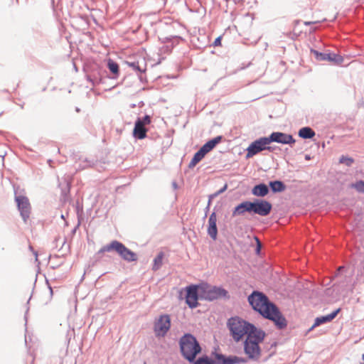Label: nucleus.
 Returning <instances> with one entry per match:
<instances>
[{"label":"nucleus","mask_w":364,"mask_h":364,"mask_svg":"<svg viewBox=\"0 0 364 364\" xmlns=\"http://www.w3.org/2000/svg\"><path fill=\"white\" fill-rule=\"evenodd\" d=\"M247 301L254 311L272 321L277 329L282 330L287 326V321L279 308L264 292L252 291L247 296Z\"/></svg>","instance_id":"obj_1"},{"label":"nucleus","mask_w":364,"mask_h":364,"mask_svg":"<svg viewBox=\"0 0 364 364\" xmlns=\"http://www.w3.org/2000/svg\"><path fill=\"white\" fill-rule=\"evenodd\" d=\"M180 352L188 362L193 361L202 351V347L196 337L191 333H184L178 341Z\"/></svg>","instance_id":"obj_2"},{"label":"nucleus","mask_w":364,"mask_h":364,"mask_svg":"<svg viewBox=\"0 0 364 364\" xmlns=\"http://www.w3.org/2000/svg\"><path fill=\"white\" fill-rule=\"evenodd\" d=\"M266 336V333L261 328L257 329L252 334L246 336L243 342L244 352L247 355V360L257 361L261 356V343Z\"/></svg>","instance_id":"obj_3"},{"label":"nucleus","mask_w":364,"mask_h":364,"mask_svg":"<svg viewBox=\"0 0 364 364\" xmlns=\"http://www.w3.org/2000/svg\"><path fill=\"white\" fill-rule=\"evenodd\" d=\"M227 324L230 335L235 342H239L244 336H247L259 329L255 324L245 321L238 316L229 318Z\"/></svg>","instance_id":"obj_4"},{"label":"nucleus","mask_w":364,"mask_h":364,"mask_svg":"<svg viewBox=\"0 0 364 364\" xmlns=\"http://www.w3.org/2000/svg\"><path fill=\"white\" fill-rule=\"evenodd\" d=\"M116 252L122 259L128 262H136L138 259L137 255L127 248L122 242L118 240H112L110 243L103 246L97 252L102 254L105 252Z\"/></svg>","instance_id":"obj_5"},{"label":"nucleus","mask_w":364,"mask_h":364,"mask_svg":"<svg viewBox=\"0 0 364 364\" xmlns=\"http://www.w3.org/2000/svg\"><path fill=\"white\" fill-rule=\"evenodd\" d=\"M14 200L22 220L26 223L30 217L31 206L28 198L21 193L23 190L14 186Z\"/></svg>","instance_id":"obj_6"},{"label":"nucleus","mask_w":364,"mask_h":364,"mask_svg":"<svg viewBox=\"0 0 364 364\" xmlns=\"http://www.w3.org/2000/svg\"><path fill=\"white\" fill-rule=\"evenodd\" d=\"M196 284H190L186 286L185 288L181 289L178 291V299H183V293L185 291V301L188 306L193 309L198 307L200 304L198 303V300H200L199 292L197 291Z\"/></svg>","instance_id":"obj_7"},{"label":"nucleus","mask_w":364,"mask_h":364,"mask_svg":"<svg viewBox=\"0 0 364 364\" xmlns=\"http://www.w3.org/2000/svg\"><path fill=\"white\" fill-rule=\"evenodd\" d=\"M268 136H262L253 141L247 148L246 159H250L262 151H266L267 145H269Z\"/></svg>","instance_id":"obj_8"},{"label":"nucleus","mask_w":364,"mask_h":364,"mask_svg":"<svg viewBox=\"0 0 364 364\" xmlns=\"http://www.w3.org/2000/svg\"><path fill=\"white\" fill-rule=\"evenodd\" d=\"M171 326V317L168 314L161 315L154 324V331L157 337H164Z\"/></svg>","instance_id":"obj_9"},{"label":"nucleus","mask_w":364,"mask_h":364,"mask_svg":"<svg viewBox=\"0 0 364 364\" xmlns=\"http://www.w3.org/2000/svg\"><path fill=\"white\" fill-rule=\"evenodd\" d=\"M211 355L216 360V364H240L247 362L246 358L237 355H226L216 351H213Z\"/></svg>","instance_id":"obj_10"},{"label":"nucleus","mask_w":364,"mask_h":364,"mask_svg":"<svg viewBox=\"0 0 364 364\" xmlns=\"http://www.w3.org/2000/svg\"><path fill=\"white\" fill-rule=\"evenodd\" d=\"M310 52L314 55L317 61H329L336 65H341L344 60L343 57L339 54L331 53H325L314 48H311Z\"/></svg>","instance_id":"obj_11"},{"label":"nucleus","mask_w":364,"mask_h":364,"mask_svg":"<svg viewBox=\"0 0 364 364\" xmlns=\"http://www.w3.org/2000/svg\"><path fill=\"white\" fill-rule=\"evenodd\" d=\"M272 210V204L266 200L255 198L253 200V214L262 217L267 216Z\"/></svg>","instance_id":"obj_12"},{"label":"nucleus","mask_w":364,"mask_h":364,"mask_svg":"<svg viewBox=\"0 0 364 364\" xmlns=\"http://www.w3.org/2000/svg\"><path fill=\"white\" fill-rule=\"evenodd\" d=\"M268 139L270 143L275 142L281 144H288L291 147L296 142V139L291 134L281 132H272L268 136Z\"/></svg>","instance_id":"obj_13"},{"label":"nucleus","mask_w":364,"mask_h":364,"mask_svg":"<svg viewBox=\"0 0 364 364\" xmlns=\"http://www.w3.org/2000/svg\"><path fill=\"white\" fill-rule=\"evenodd\" d=\"M230 297L228 291L223 287L210 285V291L206 299L208 301H213L220 299H229Z\"/></svg>","instance_id":"obj_14"},{"label":"nucleus","mask_w":364,"mask_h":364,"mask_svg":"<svg viewBox=\"0 0 364 364\" xmlns=\"http://www.w3.org/2000/svg\"><path fill=\"white\" fill-rule=\"evenodd\" d=\"M71 183L72 178L69 175L58 178V187L61 191V200L64 202L68 200Z\"/></svg>","instance_id":"obj_15"},{"label":"nucleus","mask_w":364,"mask_h":364,"mask_svg":"<svg viewBox=\"0 0 364 364\" xmlns=\"http://www.w3.org/2000/svg\"><path fill=\"white\" fill-rule=\"evenodd\" d=\"M246 213L253 214V200H244L237 205L232 210V216L243 215Z\"/></svg>","instance_id":"obj_16"},{"label":"nucleus","mask_w":364,"mask_h":364,"mask_svg":"<svg viewBox=\"0 0 364 364\" xmlns=\"http://www.w3.org/2000/svg\"><path fill=\"white\" fill-rule=\"evenodd\" d=\"M341 311V308H338L332 311L331 314L316 317L312 326L309 329V331H312L314 328L319 326L322 324L332 321Z\"/></svg>","instance_id":"obj_17"},{"label":"nucleus","mask_w":364,"mask_h":364,"mask_svg":"<svg viewBox=\"0 0 364 364\" xmlns=\"http://www.w3.org/2000/svg\"><path fill=\"white\" fill-rule=\"evenodd\" d=\"M216 208H214L213 211L210 215L208 225V234L213 240H216L218 236L217 228V215L215 211Z\"/></svg>","instance_id":"obj_18"},{"label":"nucleus","mask_w":364,"mask_h":364,"mask_svg":"<svg viewBox=\"0 0 364 364\" xmlns=\"http://www.w3.org/2000/svg\"><path fill=\"white\" fill-rule=\"evenodd\" d=\"M159 40L163 43H171V46H166L164 48L166 49V50H168V52H171V50L181 41H184V39L180 36H169L166 37H161L159 38Z\"/></svg>","instance_id":"obj_19"},{"label":"nucleus","mask_w":364,"mask_h":364,"mask_svg":"<svg viewBox=\"0 0 364 364\" xmlns=\"http://www.w3.org/2000/svg\"><path fill=\"white\" fill-rule=\"evenodd\" d=\"M148 129L142 124L139 119H136L133 129V136L136 139H144L147 136Z\"/></svg>","instance_id":"obj_20"},{"label":"nucleus","mask_w":364,"mask_h":364,"mask_svg":"<svg viewBox=\"0 0 364 364\" xmlns=\"http://www.w3.org/2000/svg\"><path fill=\"white\" fill-rule=\"evenodd\" d=\"M269 189L268 185L264 183H259L253 186L251 190V193L259 198H263L268 195Z\"/></svg>","instance_id":"obj_21"},{"label":"nucleus","mask_w":364,"mask_h":364,"mask_svg":"<svg viewBox=\"0 0 364 364\" xmlns=\"http://www.w3.org/2000/svg\"><path fill=\"white\" fill-rule=\"evenodd\" d=\"M268 186L269 191H271L274 194L282 193L287 188L286 184L281 180L269 181Z\"/></svg>","instance_id":"obj_22"},{"label":"nucleus","mask_w":364,"mask_h":364,"mask_svg":"<svg viewBox=\"0 0 364 364\" xmlns=\"http://www.w3.org/2000/svg\"><path fill=\"white\" fill-rule=\"evenodd\" d=\"M206 154L207 152L202 147H200L199 150L194 154L188 164V168H194L196 164H198L205 157Z\"/></svg>","instance_id":"obj_23"},{"label":"nucleus","mask_w":364,"mask_h":364,"mask_svg":"<svg viewBox=\"0 0 364 364\" xmlns=\"http://www.w3.org/2000/svg\"><path fill=\"white\" fill-rule=\"evenodd\" d=\"M223 140V136H217L206 141L201 147L207 152L212 151Z\"/></svg>","instance_id":"obj_24"},{"label":"nucleus","mask_w":364,"mask_h":364,"mask_svg":"<svg viewBox=\"0 0 364 364\" xmlns=\"http://www.w3.org/2000/svg\"><path fill=\"white\" fill-rule=\"evenodd\" d=\"M197 291L199 292V296L200 300H205L207 301L206 297L208 296V294L210 291V285L208 283H200L198 284H196Z\"/></svg>","instance_id":"obj_25"},{"label":"nucleus","mask_w":364,"mask_h":364,"mask_svg":"<svg viewBox=\"0 0 364 364\" xmlns=\"http://www.w3.org/2000/svg\"><path fill=\"white\" fill-rule=\"evenodd\" d=\"M298 135L304 139H311L316 135L315 132L309 127H304L299 130Z\"/></svg>","instance_id":"obj_26"},{"label":"nucleus","mask_w":364,"mask_h":364,"mask_svg":"<svg viewBox=\"0 0 364 364\" xmlns=\"http://www.w3.org/2000/svg\"><path fill=\"white\" fill-rule=\"evenodd\" d=\"M191 364H216V360L213 359L208 355H203L198 358H196L193 361L190 363Z\"/></svg>","instance_id":"obj_27"},{"label":"nucleus","mask_w":364,"mask_h":364,"mask_svg":"<svg viewBox=\"0 0 364 364\" xmlns=\"http://www.w3.org/2000/svg\"><path fill=\"white\" fill-rule=\"evenodd\" d=\"M107 68L109 71L114 75L112 78L116 79L119 75V67L117 63L109 58L107 60Z\"/></svg>","instance_id":"obj_28"},{"label":"nucleus","mask_w":364,"mask_h":364,"mask_svg":"<svg viewBox=\"0 0 364 364\" xmlns=\"http://www.w3.org/2000/svg\"><path fill=\"white\" fill-rule=\"evenodd\" d=\"M96 162H97V161H95L94 159H89L87 158H85L83 159H80L78 168L79 169H85L87 168L93 167L95 165Z\"/></svg>","instance_id":"obj_29"},{"label":"nucleus","mask_w":364,"mask_h":364,"mask_svg":"<svg viewBox=\"0 0 364 364\" xmlns=\"http://www.w3.org/2000/svg\"><path fill=\"white\" fill-rule=\"evenodd\" d=\"M164 257V253L163 252H160L154 257V264H153V267H152V269L154 271H157V270H159L161 267L162 263H163Z\"/></svg>","instance_id":"obj_30"},{"label":"nucleus","mask_w":364,"mask_h":364,"mask_svg":"<svg viewBox=\"0 0 364 364\" xmlns=\"http://www.w3.org/2000/svg\"><path fill=\"white\" fill-rule=\"evenodd\" d=\"M127 64L132 68L134 71H136L139 73L140 74H142L146 70V64H144V67L141 68L139 65V61H133V62H126Z\"/></svg>","instance_id":"obj_31"},{"label":"nucleus","mask_w":364,"mask_h":364,"mask_svg":"<svg viewBox=\"0 0 364 364\" xmlns=\"http://www.w3.org/2000/svg\"><path fill=\"white\" fill-rule=\"evenodd\" d=\"M339 163L350 167L354 163V159L348 156L342 155L339 159Z\"/></svg>","instance_id":"obj_32"},{"label":"nucleus","mask_w":364,"mask_h":364,"mask_svg":"<svg viewBox=\"0 0 364 364\" xmlns=\"http://www.w3.org/2000/svg\"><path fill=\"white\" fill-rule=\"evenodd\" d=\"M228 188V184L225 183L220 189H219L218 191L215 192L213 194H210L208 196V200H209V205H211L213 199L218 197L219 195L224 193Z\"/></svg>","instance_id":"obj_33"},{"label":"nucleus","mask_w":364,"mask_h":364,"mask_svg":"<svg viewBox=\"0 0 364 364\" xmlns=\"http://www.w3.org/2000/svg\"><path fill=\"white\" fill-rule=\"evenodd\" d=\"M350 186L354 188L358 193H364V181H358L352 183Z\"/></svg>","instance_id":"obj_34"},{"label":"nucleus","mask_w":364,"mask_h":364,"mask_svg":"<svg viewBox=\"0 0 364 364\" xmlns=\"http://www.w3.org/2000/svg\"><path fill=\"white\" fill-rule=\"evenodd\" d=\"M87 80L91 82L93 85L99 84L101 82V79L98 77L95 74L87 75Z\"/></svg>","instance_id":"obj_35"},{"label":"nucleus","mask_w":364,"mask_h":364,"mask_svg":"<svg viewBox=\"0 0 364 364\" xmlns=\"http://www.w3.org/2000/svg\"><path fill=\"white\" fill-rule=\"evenodd\" d=\"M136 119H139L144 126L149 124L151 122V117L148 114H146L143 117H137Z\"/></svg>","instance_id":"obj_36"},{"label":"nucleus","mask_w":364,"mask_h":364,"mask_svg":"<svg viewBox=\"0 0 364 364\" xmlns=\"http://www.w3.org/2000/svg\"><path fill=\"white\" fill-rule=\"evenodd\" d=\"M255 239L256 240L255 254L259 255L261 254L262 243L257 237H255Z\"/></svg>","instance_id":"obj_37"},{"label":"nucleus","mask_w":364,"mask_h":364,"mask_svg":"<svg viewBox=\"0 0 364 364\" xmlns=\"http://www.w3.org/2000/svg\"><path fill=\"white\" fill-rule=\"evenodd\" d=\"M221 41H222V36H220L218 37H217L215 41H213V46L214 47H217V46H221Z\"/></svg>","instance_id":"obj_38"},{"label":"nucleus","mask_w":364,"mask_h":364,"mask_svg":"<svg viewBox=\"0 0 364 364\" xmlns=\"http://www.w3.org/2000/svg\"><path fill=\"white\" fill-rule=\"evenodd\" d=\"M267 148L266 150L269 151V152H274L277 149H280V148L277 146H270V145H267Z\"/></svg>","instance_id":"obj_39"},{"label":"nucleus","mask_w":364,"mask_h":364,"mask_svg":"<svg viewBox=\"0 0 364 364\" xmlns=\"http://www.w3.org/2000/svg\"><path fill=\"white\" fill-rule=\"evenodd\" d=\"M210 205H209V200H208L207 206H206V207L205 208V209H204V211H205L204 218L207 217L208 213L209 210H210Z\"/></svg>","instance_id":"obj_40"},{"label":"nucleus","mask_w":364,"mask_h":364,"mask_svg":"<svg viewBox=\"0 0 364 364\" xmlns=\"http://www.w3.org/2000/svg\"><path fill=\"white\" fill-rule=\"evenodd\" d=\"M29 249H30V250H31V251L33 252L34 255L36 256V260H37V259H38V254H37V252H36V251H35V250H33V247H32V246H31V245L29 246Z\"/></svg>","instance_id":"obj_41"},{"label":"nucleus","mask_w":364,"mask_h":364,"mask_svg":"<svg viewBox=\"0 0 364 364\" xmlns=\"http://www.w3.org/2000/svg\"><path fill=\"white\" fill-rule=\"evenodd\" d=\"M172 187L173 189L176 190L178 188V186L176 181L172 182Z\"/></svg>","instance_id":"obj_42"},{"label":"nucleus","mask_w":364,"mask_h":364,"mask_svg":"<svg viewBox=\"0 0 364 364\" xmlns=\"http://www.w3.org/2000/svg\"><path fill=\"white\" fill-rule=\"evenodd\" d=\"M28 310H29V308H27L26 311L25 315H24V319H25V321H26L25 325L26 326L27 324V315H28Z\"/></svg>","instance_id":"obj_43"},{"label":"nucleus","mask_w":364,"mask_h":364,"mask_svg":"<svg viewBox=\"0 0 364 364\" xmlns=\"http://www.w3.org/2000/svg\"><path fill=\"white\" fill-rule=\"evenodd\" d=\"M316 23V21H304V25H306V26L314 24Z\"/></svg>","instance_id":"obj_44"},{"label":"nucleus","mask_w":364,"mask_h":364,"mask_svg":"<svg viewBox=\"0 0 364 364\" xmlns=\"http://www.w3.org/2000/svg\"><path fill=\"white\" fill-rule=\"evenodd\" d=\"M344 269H345L344 266H340V267H338L337 271L338 272H341Z\"/></svg>","instance_id":"obj_45"},{"label":"nucleus","mask_w":364,"mask_h":364,"mask_svg":"<svg viewBox=\"0 0 364 364\" xmlns=\"http://www.w3.org/2000/svg\"><path fill=\"white\" fill-rule=\"evenodd\" d=\"M63 262H59V263H58V264H55V266H53V269H55V268H56V267H59V266L62 265V264H63Z\"/></svg>","instance_id":"obj_46"},{"label":"nucleus","mask_w":364,"mask_h":364,"mask_svg":"<svg viewBox=\"0 0 364 364\" xmlns=\"http://www.w3.org/2000/svg\"><path fill=\"white\" fill-rule=\"evenodd\" d=\"M47 284H49L48 281H47ZM48 288L50 289V294H53V289H52V287L50 285H48Z\"/></svg>","instance_id":"obj_47"},{"label":"nucleus","mask_w":364,"mask_h":364,"mask_svg":"<svg viewBox=\"0 0 364 364\" xmlns=\"http://www.w3.org/2000/svg\"><path fill=\"white\" fill-rule=\"evenodd\" d=\"M78 226H79V224H78L76 227H75V228H74V229H73V231H72L73 234H75V233L76 230H77V228H78Z\"/></svg>","instance_id":"obj_48"},{"label":"nucleus","mask_w":364,"mask_h":364,"mask_svg":"<svg viewBox=\"0 0 364 364\" xmlns=\"http://www.w3.org/2000/svg\"><path fill=\"white\" fill-rule=\"evenodd\" d=\"M60 256L59 255H54L53 257H52V259H60Z\"/></svg>","instance_id":"obj_49"},{"label":"nucleus","mask_w":364,"mask_h":364,"mask_svg":"<svg viewBox=\"0 0 364 364\" xmlns=\"http://www.w3.org/2000/svg\"><path fill=\"white\" fill-rule=\"evenodd\" d=\"M75 112H80V109L79 107H75Z\"/></svg>","instance_id":"obj_50"},{"label":"nucleus","mask_w":364,"mask_h":364,"mask_svg":"<svg viewBox=\"0 0 364 364\" xmlns=\"http://www.w3.org/2000/svg\"><path fill=\"white\" fill-rule=\"evenodd\" d=\"M135 107H136L135 104L130 105V107H132V108H134Z\"/></svg>","instance_id":"obj_51"},{"label":"nucleus","mask_w":364,"mask_h":364,"mask_svg":"<svg viewBox=\"0 0 364 364\" xmlns=\"http://www.w3.org/2000/svg\"><path fill=\"white\" fill-rule=\"evenodd\" d=\"M299 22L300 21L299 20H296V21H294V23H295V25H296V24L299 23Z\"/></svg>","instance_id":"obj_52"},{"label":"nucleus","mask_w":364,"mask_h":364,"mask_svg":"<svg viewBox=\"0 0 364 364\" xmlns=\"http://www.w3.org/2000/svg\"><path fill=\"white\" fill-rule=\"evenodd\" d=\"M74 69L75 70V71H77V66L75 64H74Z\"/></svg>","instance_id":"obj_53"},{"label":"nucleus","mask_w":364,"mask_h":364,"mask_svg":"<svg viewBox=\"0 0 364 364\" xmlns=\"http://www.w3.org/2000/svg\"><path fill=\"white\" fill-rule=\"evenodd\" d=\"M23 105H24V104H22V105H20L21 109L23 108Z\"/></svg>","instance_id":"obj_54"},{"label":"nucleus","mask_w":364,"mask_h":364,"mask_svg":"<svg viewBox=\"0 0 364 364\" xmlns=\"http://www.w3.org/2000/svg\"><path fill=\"white\" fill-rule=\"evenodd\" d=\"M61 218L65 219L64 215H61Z\"/></svg>","instance_id":"obj_55"},{"label":"nucleus","mask_w":364,"mask_h":364,"mask_svg":"<svg viewBox=\"0 0 364 364\" xmlns=\"http://www.w3.org/2000/svg\"><path fill=\"white\" fill-rule=\"evenodd\" d=\"M25 343H27V338H26V336L25 337Z\"/></svg>","instance_id":"obj_56"},{"label":"nucleus","mask_w":364,"mask_h":364,"mask_svg":"<svg viewBox=\"0 0 364 364\" xmlns=\"http://www.w3.org/2000/svg\"><path fill=\"white\" fill-rule=\"evenodd\" d=\"M362 359L364 360V353L362 355Z\"/></svg>","instance_id":"obj_57"},{"label":"nucleus","mask_w":364,"mask_h":364,"mask_svg":"<svg viewBox=\"0 0 364 364\" xmlns=\"http://www.w3.org/2000/svg\"><path fill=\"white\" fill-rule=\"evenodd\" d=\"M309 158H310V157H309V156H307V155L306 156V159H309Z\"/></svg>","instance_id":"obj_58"},{"label":"nucleus","mask_w":364,"mask_h":364,"mask_svg":"<svg viewBox=\"0 0 364 364\" xmlns=\"http://www.w3.org/2000/svg\"><path fill=\"white\" fill-rule=\"evenodd\" d=\"M300 33H301V31H299V33L296 34V36H299Z\"/></svg>","instance_id":"obj_59"}]
</instances>
